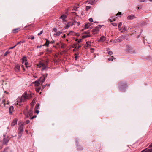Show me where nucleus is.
I'll list each match as a JSON object with an SVG mask.
<instances>
[{
    "label": "nucleus",
    "mask_w": 152,
    "mask_h": 152,
    "mask_svg": "<svg viewBox=\"0 0 152 152\" xmlns=\"http://www.w3.org/2000/svg\"><path fill=\"white\" fill-rule=\"evenodd\" d=\"M48 62L49 61L48 60H46L45 63L42 61H40L39 63L37 64V66L39 67H42V70L43 71L46 69L48 68Z\"/></svg>",
    "instance_id": "f257e3e1"
},
{
    "label": "nucleus",
    "mask_w": 152,
    "mask_h": 152,
    "mask_svg": "<svg viewBox=\"0 0 152 152\" xmlns=\"http://www.w3.org/2000/svg\"><path fill=\"white\" fill-rule=\"evenodd\" d=\"M33 111V107H32L29 110H28L27 109L25 110L24 111V114L26 117L28 118L29 117H31L32 115Z\"/></svg>",
    "instance_id": "f03ea898"
},
{
    "label": "nucleus",
    "mask_w": 152,
    "mask_h": 152,
    "mask_svg": "<svg viewBox=\"0 0 152 152\" xmlns=\"http://www.w3.org/2000/svg\"><path fill=\"white\" fill-rule=\"evenodd\" d=\"M32 95L31 93L26 94L24 93L23 95V97L24 101H26L27 99H29L32 97Z\"/></svg>",
    "instance_id": "7ed1b4c3"
},
{
    "label": "nucleus",
    "mask_w": 152,
    "mask_h": 152,
    "mask_svg": "<svg viewBox=\"0 0 152 152\" xmlns=\"http://www.w3.org/2000/svg\"><path fill=\"white\" fill-rule=\"evenodd\" d=\"M126 50L130 53H133L135 52V51L133 48L130 45L126 46Z\"/></svg>",
    "instance_id": "20e7f679"
},
{
    "label": "nucleus",
    "mask_w": 152,
    "mask_h": 152,
    "mask_svg": "<svg viewBox=\"0 0 152 152\" xmlns=\"http://www.w3.org/2000/svg\"><path fill=\"white\" fill-rule=\"evenodd\" d=\"M23 96L22 97H18L17 99V101L16 102L17 103L15 104V105L18 104L19 105H21V102L23 101Z\"/></svg>",
    "instance_id": "39448f33"
},
{
    "label": "nucleus",
    "mask_w": 152,
    "mask_h": 152,
    "mask_svg": "<svg viewBox=\"0 0 152 152\" xmlns=\"http://www.w3.org/2000/svg\"><path fill=\"white\" fill-rule=\"evenodd\" d=\"M19 125L18 128L19 132H23V125L22 123H19Z\"/></svg>",
    "instance_id": "423d86ee"
},
{
    "label": "nucleus",
    "mask_w": 152,
    "mask_h": 152,
    "mask_svg": "<svg viewBox=\"0 0 152 152\" xmlns=\"http://www.w3.org/2000/svg\"><path fill=\"white\" fill-rule=\"evenodd\" d=\"M3 141L4 144H7L9 140V138L7 136H6L5 135H4Z\"/></svg>",
    "instance_id": "0eeeda50"
},
{
    "label": "nucleus",
    "mask_w": 152,
    "mask_h": 152,
    "mask_svg": "<svg viewBox=\"0 0 152 152\" xmlns=\"http://www.w3.org/2000/svg\"><path fill=\"white\" fill-rule=\"evenodd\" d=\"M127 87V85L125 84H120L119 85V88L120 90L122 91H123V88H125Z\"/></svg>",
    "instance_id": "6e6552de"
},
{
    "label": "nucleus",
    "mask_w": 152,
    "mask_h": 152,
    "mask_svg": "<svg viewBox=\"0 0 152 152\" xmlns=\"http://www.w3.org/2000/svg\"><path fill=\"white\" fill-rule=\"evenodd\" d=\"M135 18V16L133 15H129L127 18V19L128 20H131Z\"/></svg>",
    "instance_id": "1a4fd4ad"
},
{
    "label": "nucleus",
    "mask_w": 152,
    "mask_h": 152,
    "mask_svg": "<svg viewBox=\"0 0 152 152\" xmlns=\"http://www.w3.org/2000/svg\"><path fill=\"white\" fill-rule=\"evenodd\" d=\"M92 23H88L85 24L84 26V28L85 29L88 28L89 27L91 26Z\"/></svg>",
    "instance_id": "9d476101"
},
{
    "label": "nucleus",
    "mask_w": 152,
    "mask_h": 152,
    "mask_svg": "<svg viewBox=\"0 0 152 152\" xmlns=\"http://www.w3.org/2000/svg\"><path fill=\"white\" fill-rule=\"evenodd\" d=\"M20 69V66L19 64H17L15 68V70L16 72H19Z\"/></svg>",
    "instance_id": "9b49d317"
},
{
    "label": "nucleus",
    "mask_w": 152,
    "mask_h": 152,
    "mask_svg": "<svg viewBox=\"0 0 152 152\" xmlns=\"http://www.w3.org/2000/svg\"><path fill=\"white\" fill-rule=\"evenodd\" d=\"M25 40H23L22 41H20L19 42H18L15 45L14 47H10V48H9V49H13L17 45H18V44H21V43H25Z\"/></svg>",
    "instance_id": "f8f14e48"
},
{
    "label": "nucleus",
    "mask_w": 152,
    "mask_h": 152,
    "mask_svg": "<svg viewBox=\"0 0 152 152\" xmlns=\"http://www.w3.org/2000/svg\"><path fill=\"white\" fill-rule=\"evenodd\" d=\"M74 24V23H72L71 22H69L67 24L65 25V29H68L70 27V26H72Z\"/></svg>",
    "instance_id": "ddd939ff"
},
{
    "label": "nucleus",
    "mask_w": 152,
    "mask_h": 152,
    "mask_svg": "<svg viewBox=\"0 0 152 152\" xmlns=\"http://www.w3.org/2000/svg\"><path fill=\"white\" fill-rule=\"evenodd\" d=\"M102 26L99 25L96 27V34L97 33L99 32V29H100Z\"/></svg>",
    "instance_id": "4468645a"
},
{
    "label": "nucleus",
    "mask_w": 152,
    "mask_h": 152,
    "mask_svg": "<svg viewBox=\"0 0 152 152\" xmlns=\"http://www.w3.org/2000/svg\"><path fill=\"white\" fill-rule=\"evenodd\" d=\"M17 119L16 118L14 119L13 120L12 123L11 124V126H15V124H17Z\"/></svg>",
    "instance_id": "2eb2a0df"
},
{
    "label": "nucleus",
    "mask_w": 152,
    "mask_h": 152,
    "mask_svg": "<svg viewBox=\"0 0 152 152\" xmlns=\"http://www.w3.org/2000/svg\"><path fill=\"white\" fill-rule=\"evenodd\" d=\"M106 40V38L104 36H102L101 37L100 39L98 40L99 42H103Z\"/></svg>",
    "instance_id": "dca6fc26"
},
{
    "label": "nucleus",
    "mask_w": 152,
    "mask_h": 152,
    "mask_svg": "<svg viewBox=\"0 0 152 152\" xmlns=\"http://www.w3.org/2000/svg\"><path fill=\"white\" fill-rule=\"evenodd\" d=\"M84 33L86 35L83 36L82 37L83 38H86L89 36V32H84Z\"/></svg>",
    "instance_id": "f3484780"
},
{
    "label": "nucleus",
    "mask_w": 152,
    "mask_h": 152,
    "mask_svg": "<svg viewBox=\"0 0 152 152\" xmlns=\"http://www.w3.org/2000/svg\"><path fill=\"white\" fill-rule=\"evenodd\" d=\"M76 142L77 143V149L79 150H82L83 149V148L80 145H78V142H77V140H76Z\"/></svg>",
    "instance_id": "a211bd4d"
},
{
    "label": "nucleus",
    "mask_w": 152,
    "mask_h": 152,
    "mask_svg": "<svg viewBox=\"0 0 152 152\" xmlns=\"http://www.w3.org/2000/svg\"><path fill=\"white\" fill-rule=\"evenodd\" d=\"M152 151V149L147 148L142 151L141 152H151Z\"/></svg>",
    "instance_id": "6ab92c4d"
},
{
    "label": "nucleus",
    "mask_w": 152,
    "mask_h": 152,
    "mask_svg": "<svg viewBox=\"0 0 152 152\" xmlns=\"http://www.w3.org/2000/svg\"><path fill=\"white\" fill-rule=\"evenodd\" d=\"M13 109L14 108L13 106H11L9 108V112L10 114H12Z\"/></svg>",
    "instance_id": "aec40b11"
},
{
    "label": "nucleus",
    "mask_w": 152,
    "mask_h": 152,
    "mask_svg": "<svg viewBox=\"0 0 152 152\" xmlns=\"http://www.w3.org/2000/svg\"><path fill=\"white\" fill-rule=\"evenodd\" d=\"M62 33V32L61 31H59L57 32H56V33H54V35H56L57 36H59L60 35V34H61Z\"/></svg>",
    "instance_id": "412c9836"
},
{
    "label": "nucleus",
    "mask_w": 152,
    "mask_h": 152,
    "mask_svg": "<svg viewBox=\"0 0 152 152\" xmlns=\"http://www.w3.org/2000/svg\"><path fill=\"white\" fill-rule=\"evenodd\" d=\"M33 83H34L35 86H38L39 84V80H36L34 82H33Z\"/></svg>",
    "instance_id": "4be33fe9"
},
{
    "label": "nucleus",
    "mask_w": 152,
    "mask_h": 152,
    "mask_svg": "<svg viewBox=\"0 0 152 152\" xmlns=\"http://www.w3.org/2000/svg\"><path fill=\"white\" fill-rule=\"evenodd\" d=\"M26 58L25 57H23V61H26L24 63V64L26 65V67L27 68V65L28 64V62H26Z\"/></svg>",
    "instance_id": "5701e85b"
},
{
    "label": "nucleus",
    "mask_w": 152,
    "mask_h": 152,
    "mask_svg": "<svg viewBox=\"0 0 152 152\" xmlns=\"http://www.w3.org/2000/svg\"><path fill=\"white\" fill-rule=\"evenodd\" d=\"M20 30V28H15L13 30V32L14 33H16L18 32Z\"/></svg>",
    "instance_id": "b1692460"
},
{
    "label": "nucleus",
    "mask_w": 152,
    "mask_h": 152,
    "mask_svg": "<svg viewBox=\"0 0 152 152\" xmlns=\"http://www.w3.org/2000/svg\"><path fill=\"white\" fill-rule=\"evenodd\" d=\"M42 77H41L40 78V79H41L40 80V82L42 83H43L44 82L45 80V77H44V76L43 77V78L42 79Z\"/></svg>",
    "instance_id": "393cba45"
},
{
    "label": "nucleus",
    "mask_w": 152,
    "mask_h": 152,
    "mask_svg": "<svg viewBox=\"0 0 152 152\" xmlns=\"http://www.w3.org/2000/svg\"><path fill=\"white\" fill-rule=\"evenodd\" d=\"M115 20L116 19L115 17H112L109 20H110L111 22H113V21H115Z\"/></svg>",
    "instance_id": "a878e982"
},
{
    "label": "nucleus",
    "mask_w": 152,
    "mask_h": 152,
    "mask_svg": "<svg viewBox=\"0 0 152 152\" xmlns=\"http://www.w3.org/2000/svg\"><path fill=\"white\" fill-rule=\"evenodd\" d=\"M74 46L75 48L77 49H78L81 47L79 45L77 44L75 45Z\"/></svg>",
    "instance_id": "bb28decb"
},
{
    "label": "nucleus",
    "mask_w": 152,
    "mask_h": 152,
    "mask_svg": "<svg viewBox=\"0 0 152 152\" xmlns=\"http://www.w3.org/2000/svg\"><path fill=\"white\" fill-rule=\"evenodd\" d=\"M23 132H18V139H19L22 136V134Z\"/></svg>",
    "instance_id": "cd10ccee"
},
{
    "label": "nucleus",
    "mask_w": 152,
    "mask_h": 152,
    "mask_svg": "<svg viewBox=\"0 0 152 152\" xmlns=\"http://www.w3.org/2000/svg\"><path fill=\"white\" fill-rule=\"evenodd\" d=\"M50 43L49 41L48 40H47L46 43L43 45V46H48Z\"/></svg>",
    "instance_id": "c85d7f7f"
},
{
    "label": "nucleus",
    "mask_w": 152,
    "mask_h": 152,
    "mask_svg": "<svg viewBox=\"0 0 152 152\" xmlns=\"http://www.w3.org/2000/svg\"><path fill=\"white\" fill-rule=\"evenodd\" d=\"M114 59V58L113 56H111L110 57V58H108V60L109 61H113V59Z\"/></svg>",
    "instance_id": "c756f323"
},
{
    "label": "nucleus",
    "mask_w": 152,
    "mask_h": 152,
    "mask_svg": "<svg viewBox=\"0 0 152 152\" xmlns=\"http://www.w3.org/2000/svg\"><path fill=\"white\" fill-rule=\"evenodd\" d=\"M35 99H34L33 100L31 104V106H32V107H33L34 103H35Z\"/></svg>",
    "instance_id": "7c9ffc66"
},
{
    "label": "nucleus",
    "mask_w": 152,
    "mask_h": 152,
    "mask_svg": "<svg viewBox=\"0 0 152 152\" xmlns=\"http://www.w3.org/2000/svg\"><path fill=\"white\" fill-rule=\"evenodd\" d=\"M66 18V15H61V16L60 17V18L61 19H64V18Z\"/></svg>",
    "instance_id": "2f4dec72"
},
{
    "label": "nucleus",
    "mask_w": 152,
    "mask_h": 152,
    "mask_svg": "<svg viewBox=\"0 0 152 152\" xmlns=\"http://www.w3.org/2000/svg\"><path fill=\"white\" fill-rule=\"evenodd\" d=\"M73 23H74V24H77V25L78 26H79V25H80V23L79 22H77L76 21H75Z\"/></svg>",
    "instance_id": "473e14b6"
},
{
    "label": "nucleus",
    "mask_w": 152,
    "mask_h": 152,
    "mask_svg": "<svg viewBox=\"0 0 152 152\" xmlns=\"http://www.w3.org/2000/svg\"><path fill=\"white\" fill-rule=\"evenodd\" d=\"M40 106L39 103H37L36 106L35 107V109H38L39 108V107Z\"/></svg>",
    "instance_id": "72a5a7b5"
},
{
    "label": "nucleus",
    "mask_w": 152,
    "mask_h": 152,
    "mask_svg": "<svg viewBox=\"0 0 152 152\" xmlns=\"http://www.w3.org/2000/svg\"><path fill=\"white\" fill-rule=\"evenodd\" d=\"M122 29H123L124 31H126L127 30L126 26H123L122 27Z\"/></svg>",
    "instance_id": "f704fd0d"
},
{
    "label": "nucleus",
    "mask_w": 152,
    "mask_h": 152,
    "mask_svg": "<svg viewBox=\"0 0 152 152\" xmlns=\"http://www.w3.org/2000/svg\"><path fill=\"white\" fill-rule=\"evenodd\" d=\"M122 25V23L121 22H120L118 25V28L119 29L121 27V26Z\"/></svg>",
    "instance_id": "c9c22d12"
},
{
    "label": "nucleus",
    "mask_w": 152,
    "mask_h": 152,
    "mask_svg": "<svg viewBox=\"0 0 152 152\" xmlns=\"http://www.w3.org/2000/svg\"><path fill=\"white\" fill-rule=\"evenodd\" d=\"M40 89H41L40 88H36V90L37 92H39Z\"/></svg>",
    "instance_id": "e433bc0d"
},
{
    "label": "nucleus",
    "mask_w": 152,
    "mask_h": 152,
    "mask_svg": "<svg viewBox=\"0 0 152 152\" xmlns=\"http://www.w3.org/2000/svg\"><path fill=\"white\" fill-rule=\"evenodd\" d=\"M94 1H95V0H93V1H91H91H90L89 3H90V4H92V5H94Z\"/></svg>",
    "instance_id": "4c0bfd02"
},
{
    "label": "nucleus",
    "mask_w": 152,
    "mask_h": 152,
    "mask_svg": "<svg viewBox=\"0 0 152 152\" xmlns=\"http://www.w3.org/2000/svg\"><path fill=\"white\" fill-rule=\"evenodd\" d=\"M111 24L114 26H116L117 25V24L115 23H112Z\"/></svg>",
    "instance_id": "58836bf2"
},
{
    "label": "nucleus",
    "mask_w": 152,
    "mask_h": 152,
    "mask_svg": "<svg viewBox=\"0 0 152 152\" xmlns=\"http://www.w3.org/2000/svg\"><path fill=\"white\" fill-rule=\"evenodd\" d=\"M90 8V7L89 6H88L86 7V11L88 10Z\"/></svg>",
    "instance_id": "ea45409f"
},
{
    "label": "nucleus",
    "mask_w": 152,
    "mask_h": 152,
    "mask_svg": "<svg viewBox=\"0 0 152 152\" xmlns=\"http://www.w3.org/2000/svg\"><path fill=\"white\" fill-rule=\"evenodd\" d=\"M43 30L41 31L38 34V36L40 35L41 34L43 33Z\"/></svg>",
    "instance_id": "a19ab883"
},
{
    "label": "nucleus",
    "mask_w": 152,
    "mask_h": 152,
    "mask_svg": "<svg viewBox=\"0 0 152 152\" xmlns=\"http://www.w3.org/2000/svg\"><path fill=\"white\" fill-rule=\"evenodd\" d=\"M10 53V52L8 51H6L5 53H4V56H6L7 54H9Z\"/></svg>",
    "instance_id": "79ce46f5"
},
{
    "label": "nucleus",
    "mask_w": 152,
    "mask_h": 152,
    "mask_svg": "<svg viewBox=\"0 0 152 152\" xmlns=\"http://www.w3.org/2000/svg\"><path fill=\"white\" fill-rule=\"evenodd\" d=\"M89 21L91 22H92L93 21V19L91 18H89Z\"/></svg>",
    "instance_id": "37998d69"
},
{
    "label": "nucleus",
    "mask_w": 152,
    "mask_h": 152,
    "mask_svg": "<svg viewBox=\"0 0 152 152\" xmlns=\"http://www.w3.org/2000/svg\"><path fill=\"white\" fill-rule=\"evenodd\" d=\"M121 12H118V13L116 14V16L121 15Z\"/></svg>",
    "instance_id": "c03bdc74"
},
{
    "label": "nucleus",
    "mask_w": 152,
    "mask_h": 152,
    "mask_svg": "<svg viewBox=\"0 0 152 152\" xmlns=\"http://www.w3.org/2000/svg\"><path fill=\"white\" fill-rule=\"evenodd\" d=\"M120 31L121 32H124L125 31H124L123 29L122 30V28H120L119 29Z\"/></svg>",
    "instance_id": "a18cd8bd"
},
{
    "label": "nucleus",
    "mask_w": 152,
    "mask_h": 152,
    "mask_svg": "<svg viewBox=\"0 0 152 152\" xmlns=\"http://www.w3.org/2000/svg\"><path fill=\"white\" fill-rule=\"evenodd\" d=\"M53 31L55 32H56L57 31V29L56 28H54L53 29Z\"/></svg>",
    "instance_id": "49530a36"
},
{
    "label": "nucleus",
    "mask_w": 152,
    "mask_h": 152,
    "mask_svg": "<svg viewBox=\"0 0 152 152\" xmlns=\"http://www.w3.org/2000/svg\"><path fill=\"white\" fill-rule=\"evenodd\" d=\"M79 8V7H75L74 8V10H75V11L77 10V8Z\"/></svg>",
    "instance_id": "de8ad7c7"
},
{
    "label": "nucleus",
    "mask_w": 152,
    "mask_h": 152,
    "mask_svg": "<svg viewBox=\"0 0 152 152\" xmlns=\"http://www.w3.org/2000/svg\"><path fill=\"white\" fill-rule=\"evenodd\" d=\"M35 112L37 114H38L39 113V111L37 109H35Z\"/></svg>",
    "instance_id": "09e8293b"
},
{
    "label": "nucleus",
    "mask_w": 152,
    "mask_h": 152,
    "mask_svg": "<svg viewBox=\"0 0 152 152\" xmlns=\"http://www.w3.org/2000/svg\"><path fill=\"white\" fill-rule=\"evenodd\" d=\"M108 54L109 55H112L113 54V52L111 51H110L108 52Z\"/></svg>",
    "instance_id": "8fccbe9b"
},
{
    "label": "nucleus",
    "mask_w": 152,
    "mask_h": 152,
    "mask_svg": "<svg viewBox=\"0 0 152 152\" xmlns=\"http://www.w3.org/2000/svg\"><path fill=\"white\" fill-rule=\"evenodd\" d=\"M82 39H79L78 41V43H80L81 42H82Z\"/></svg>",
    "instance_id": "3c124183"
},
{
    "label": "nucleus",
    "mask_w": 152,
    "mask_h": 152,
    "mask_svg": "<svg viewBox=\"0 0 152 152\" xmlns=\"http://www.w3.org/2000/svg\"><path fill=\"white\" fill-rule=\"evenodd\" d=\"M30 122V121L28 120H27L26 121V124H28Z\"/></svg>",
    "instance_id": "603ef678"
},
{
    "label": "nucleus",
    "mask_w": 152,
    "mask_h": 152,
    "mask_svg": "<svg viewBox=\"0 0 152 152\" xmlns=\"http://www.w3.org/2000/svg\"><path fill=\"white\" fill-rule=\"evenodd\" d=\"M91 52H92V53H93V52H94V48H92V49H91Z\"/></svg>",
    "instance_id": "864d4df0"
},
{
    "label": "nucleus",
    "mask_w": 152,
    "mask_h": 152,
    "mask_svg": "<svg viewBox=\"0 0 152 152\" xmlns=\"http://www.w3.org/2000/svg\"><path fill=\"white\" fill-rule=\"evenodd\" d=\"M36 117V116H33L31 118V119H33L35 118Z\"/></svg>",
    "instance_id": "5fc2aeb1"
},
{
    "label": "nucleus",
    "mask_w": 152,
    "mask_h": 152,
    "mask_svg": "<svg viewBox=\"0 0 152 152\" xmlns=\"http://www.w3.org/2000/svg\"><path fill=\"white\" fill-rule=\"evenodd\" d=\"M34 36H31V39L32 40H33V39H34Z\"/></svg>",
    "instance_id": "6e6d98bb"
},
{
    "label": "nucleus",
    "mask_w": 152,
    "mask_h": 152,
    "mask_svg": "<svg viewBox=\"0 0 152 152\" xmlns=\"http://www.w3.org/2000/svg\"><path fill=\"white\" fill-rule=\"evenodd\" d=\"M65 18H64V19H62V20H63V21L64 22H66V20H65Z\"/></svg>",
    "instance_id": "4d7b16f0"
},
{
    "label": "nucleus",
    "mask_w": 152,
    "mask_h": 152,
    "mask_svg": "<svg viewBox=\"0 0 152 152\" xmlns=\"http://www.w3.org/2000/svg\"><path fill=\"white\" fill-rule=\"evenodd\" d=\"M139 0L140 2H144L145 1V0Z\"/></svg>",
    "instance_id": "13d9d810"
},
{
    "label": "nucleus",
    "mask_w": 152,
    "mask_h": 152,
    "mask_svg": "<svg viewBox=\"0 0 152 152\" xmlns=\"http://www.w3.org/2000/svg\"><path fill=\"white\" fill-rule=\"evenodd\" d=\"M152 147V143L149 145V148H151Z\"/></svg>",
    "instance_id": "bf43d9fd"
},
{
    "label": "nucleus",
    "mask_w": 152,
    "mask_h": 152,
    "mask_svg": "<svg viewBox=\"0 0 152 152\" xmlns=\"http://www.w3.org/2000/svg\"><path fill=\"white\" fill-rule=\"evenodd\" d=\"M46 85H45L43 86V87H42L43 88H44L45 87Z\"/></svg>",
    "instance_id": "052dcab7"
},
{
    "label": "nucleus",
    "mask_w": 152,
    "mask_h": 152,
    "mask_svg": "<svg viewBox=\"0 0 152 152\" xmlns=\"http://www.w3.org/2000/svg\"><path fill=\"white\" fill-rule=\"evenodd\" d=\"M63 38H65L66 37V35L65 34L63 36Z\"/></svg>",
    "instance_id": "680f3d73"
},
{
    "label": "nucleus",
    "mask_w": 152,
    "mask_h": 152,
    "mask_svg": "<svg viewBox=\"0 0 152 152\" xmlns=\"http://www.w3.org/2000/svg\"><path fill=\"white\" fill-rule=\"evenodd\" d=\"M77 56H75V59L76 60H77Z\"/></svg>",
    "instance_id": "e2e57ef3"
},
{
    "label": "nucleus",
    "mask_w": 152,
    "mask_h": 152,
    "mask_svg": "<svg viewBox=\"0 0 152 152\" xmlns=\"http://www.w3.org/2000/svg\"><path fill=\"white\" fill-rule=\"evenodd\" d=\"M25 131L27 133H28V131L27 130H25Z\"/></svg>",
    "instance_id": "0e129e2a"
},
{
    "label": "nucleus",
    "mask_w": 152,
    "mask_h": 152,
    "mask_svg": "<svg viewBox=\"0 0 152 152\" xmlns=\"http://www.w3.org/2000/svg\"><path fill=\"white\" fill-rule=\"evenodd\" d=\"M45 39L46 40V41H47V40H48L47 39Z\"/></svg>",
    "instance_id": "69168bd1"
},
{
    "label": "nucleus",
    "mask_w": 152,
    "mask_h": 152,
    "mask_svg": "<svg viewBox=\"0 0 152 152\" xmlns=\"http://www.w3.org/2000/svg\"><path fill=\"white\" fill-rule=\"evenodd\" d=\"M150 1L152 2V0H149Z\"/></svg>",
    "instance_id": "338daca9"
},
{
    "label": "nucleus",
    "mask_w": 152,
    "mask_h": 152,
    "mask_svg": "<svg viewBox=\"0 0 152 152\" xmlns=\"http://www.w3.org/2000/svg\"><path fill=\"white\" fill-rule=\"evenodd\" d=\"M86 45H87V46H88V44H87V42H86Z\"/></svg>",
    "instance_id": "774afa93"
}]
</instances>
